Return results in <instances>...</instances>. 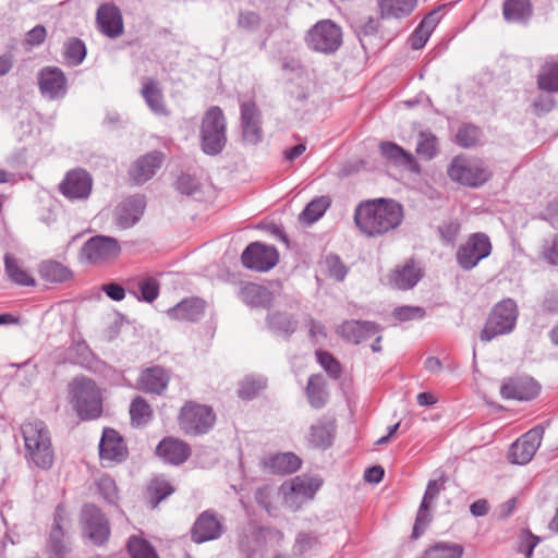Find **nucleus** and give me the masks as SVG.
Masks as SVG:
<instances>
[{
    "mask_svg": "<svg viewBox=\"0 0 558 558\" xmlns=\"http://www.w3.org/2000/svg\"><path fill=\"white\" fill-rule=\"evenodd\" d=\"M47 36V32L45 26L36 25L31 31L26 33L25 43L29 46H39L41 45Z\"/></svg>",
    "mask_w": 558,
    "mask_h": 558,
    "instance_id": "61",
    "label": "nucleus"
},
{
    "mask_svg": "<svg viewBox=\"0 0 558 558\" xmlns=\"http://www.w3.org/2000/svg\"><path fill=\"white\" fill-rule=\"evenodd\" d=\"M381 155L396 166H402L412 172L420 171V165L415 157L392 142H383L379 145Z\"/></svg>",
    "mask_w": 558,
    "mask_h": 558,
    "instance_id": "30",
    "label": "nucleus"
},
{
    "mask_svg": "<svg viewBox=\"0 0 558 558\" xmlns=\"http://www.w3.org/2000/svg\"><path fill=\"white\" fill-rule=\"evenodd\" d=\"M140 295L137 299L147 303L154 302L159 295L160 284L154 277H145L137 282Z\"/></svg>",
    "mask_w": 558,
    "mask_h": 558,
    "instance_id": "51",
    "label": "nucleus"
},
{
    "mask_svg": "<svg viewBox=\"0 0 558 558\" xmlns=\"http://www.w3.org/2000/svg\"><path fill=\"white\" fill-rule=\"evenodd\" d=\"M86 57V46L83 40L76 37L69 38L64 43L63 58L69 65H80Z\"/></svg>",
    "mask_w": 558,
    "mask_h": 558,
    "instance_id": "43",
    "label": "nucleus"
},
{
    "mask_svg": "<svg viewBox=\"0 0 558 558\" xmlns=\"http://www.w3.org/2000/svg\"><path fill=\"white\" fill-rule=\"evenodd\" d=\"M415 153L423 160H433L439 153L437 136L430 130L421 131L417 135Z\"/></svg>",
    "mask_w": 558,
    "mask_h": 558,
    "instance_id": "40",
    "label": "nucleus"
},
{
    "mask_svg": "<svg viewBox=\"0 0 558 558\" xmlns=\"http://www.w3.org/2000/svg\"><path fill=\"white\" fill-rule=\"evenodd\" d=\"M128 550L131 558H159L151 544L137 536H131L129 538Z\"/></svg>",
    "mask_w": 558,
    "mask_h": 558,
    "instance_id": "47",
    "label": "nucleus"
},
{
    "mask_svg": "<svg viewBox=\"0 0 558 558\" xmlns=\"http://www.w3.org/2000/svg\"><path fill=\"white\" fill-rule=\"evenodd\" d=\"M227 122L223 111L218 106L210 107L201 124L202 150L209 156L218 155L227 143Z\"/></svg>",
    "mask_w": 558,
    "mask_h": 558,
    "instance_id": "4",
    "label": "nucleus"
},
{
    "mask_svg": "<svg viewBox=\"0 0 558 558\" xmlns=\"http://www.w3.org/2000/svg\"><path fill=\"white\" fill-rule=\"evenodd\" d=\"M175 190L184 195H192L198 189L197 180L187 173H182L178 177L174 183Z\"/></svg>",
    "mask_w": 558,
    "mask_h": 558,
    "instance_id": "59",
    "label": "nucleus"
},
{
    "mask_svg": "<svg viewBox=\"0 0 558 558\" xmlns=\"http://www.w3.org/2000/svg\"><path fill=\"white\" fill-rule=\"evenodd\" d=\"M307 400L314 409H322L328 400L326 383L320 374L311 375L305 389Z\"/></svg>",
    "mask_w": 558,
    "mask_h": 558,
    "instance_id": "35",
    "label": "nucleus"
},
{
    "mask_svg": "<svg viewBox=\"0 0 558 558\" xmlns=\"http://www.w3.org/2000/svg\"><path fill=\"white\" fill-rule=\"evenodd\" d=\"M83 535L94 545H104L110 536V524L102 511L93 504L82 507L80 514Z\"/></svg>",
    "mask_w": 558,
    "mask_h": 558,
    "instance_id": "9",
    "label": "nucleus"
},
{
    "mask_svg": "<svg viewBox=\"0 0 558 558\" xmlns=\"http://www.w3.org/2000/svg\"><path fill=\"white\" fill-rule=\"evenodd\" d=\"M21 432L29 461L41 470L50 469L54 452L47 425L40 420H34L24 423Z\"/></svg>",
    "mask_w": 558,
    "mask_h": 558,
    "instance_id": "2",
    "label": "nucleus"
},
{
    "mask_svg": "<svg viewBox=\"0 0 558 558\" xmlns=\"http://www.w3.org/2000/svg\"><path fill=\"white\" fill-rule=\"evenodd\" d=\"M307 441L313 448L326 449L331 446L332 438L329 429L323 423L311 426Z\"/></svg>",
    "mask_w": 558,
    "mask_h": 558,
    "instance_id": "48",
    "label": "nucleus"
},
{
    "mask_svg": "<svg viewBox=\"0 0 558 558\" xmlns=\"http://www.w3.org/2000/svg\"><path fill=\"white\" fill-rule=\"evenodd\" d=\"M319 545V537L313 532H300L292 547L294 557H302L307 551L316 548Z\"/></svg>",
    "mask_w": 558,
    "mask_h": 558,
    "instance_id": "50",
    "label": "nucleus"
},
{
    "mask_svg": "<svg viewBox=\"0 0 558 558\" xmlns=\"http://www.w3.org/2000/svg\"><path fill=\"white\" fill-rule=\"evenodd\" d=\"M301 459L292 452L277 453L268 458L266 464L276 473L289 474L298 471Z\"/></svg>",
    "mask_w": 558,
    "mask_h": 558,
    "instance_id": "38",
    "label": "nucleus"
},
{
    "mask_svg": "<svg viewBox=\"0 0 558 558\" xmlns=\"http://www.w3.org/2000/svg\"><path fill=\"white\" fill-rule=\"evenodd\" d=\"M441 240L447 244H453L460 232V223L446 221L438 228Z\"/></svg>",
    "mask_w": 558,
    "mask_h": 558,
    "instance_id": "60",
    "label": "nucleus"
},
{
    "mask_svg": "<svg viewBox=\"0 0 558 558\" xmlns=\"http://www.w3.org/2000/svg\"><path fill=\"white\" fill-rule=\"evenodd\" d=\"M242 265L251 270L266 272L279 262V253L272 245L252 242L241 255Z\"/></svg>",
    "mask_w": 558,
    "mask_h": 558,
    "instance_id": "11",
    "label": "nucleus"
},
{
    "mask_svg": "<svg viewBox=\"0 0 558 558\" xmlns=\"http://www.w3.org/2000/svg\"><path fill=\"white\" fill-rule=\"evenodd\" d=\"M482 136V131L480 128L473 124H462L457 134H456V142L459 146L463 148H470L475 146Z\"/></svg>",
    "mask_w": 558,
    "mask_h": 558,
    "instance_id": "49",
    "label": "nucleus"
},
{
    "mask_svg": "<svg viewBox=\"0 0 558 558\" xmlns=\"http://www.w3.org/2000/svg\"><path fill=\"white\" fill-rule=\"evenodd\" d=\"M518 317L517 304L507 299L498 303L492 311L482 332V341H490L497 336L509 333L513 330Z\"/></svg>",
    "mask_w": 558,
    "mask_h": 558,
    "instance_id": "7",
    "label": "nucleus"
},
{
    "mask_svg": "<svg viewBox=\"0 0 558 558\" xmlns=\"http://www.w3.org/2000/svg\"><path fill=\"white\" fill-rule=\"evenodd\" d=\"M121 252L117 239L95 235L87 240L81 248V258L89 264H100L119 256Z\"/></svg>",
    "mask_w": 558,
    "mask_h": 558,
    "instance_id": "12",
    "label": "nucleus"
},
{
    "mask_svg": "<svg viewBox=\"0 0 558 558\" xmlns=\"http://www.w3.org/2000/svg\"><path fill=\"white\" fill-rule=\"evenodd\" d=\"M49 550L51 558H66L69 548L64 542L63 529L52 527L49 537Z\"/></svg>",
    "mask_w": 558,
    "mask_h": 558,
    "instance_id": "52",
    "label": "nucleus"
},
{
    "mask_svg": "<svg viewBox=\"0 0 558 558\" xmlns=\"http://www.w3.org/2000/svg\"><path fill=\"white\" fill-rule=\"evenodd\" d=\"M502 14L507 22L526 23L532 15L531 2L530 0H506Z\"/></svg>",
    "mask_w": 558,
    "mask_h": 558,
    "instance_id": "33",
    "label": "nucleus"
},
{
    "mask_svg": "<svg viewBox=\"0 0 558 558\" xmlns=\"http://www.w3.org/2000/svg\"><path fill=\"white\" fill-rule=\"evenodd\" d=\"M323 480L319 476L299 475L291 482V497L301 501L311 500L322 487Z\"/></svg>",
    "mask_w": 558,
    "mask_h": 558,
    "instance_id": "31",
    "label": "nucleus"
},
{
    "mask_svg": "<svg viewBox=\"0 0 558 558\" xmlns=\"http://www.w3.org/2000/svg\"><path fill=\"white\" fill-rule=\"evenodd\" d=\"M93 179L90 174L81 168L66 172L59 184L61 194L70 201L87 199L92 193Z\"/></svg>",
    "mask_w": 558,
    "mask_h": 558,
    "instance_id": "13",
    "label": "nucleus"
},
{
    "mask_svg": "<svg viewBox=\"0 0 558 558\" xmlns=\"http://www.w3.org/2000/svg\"><path fill=\"white\" fill-rule=\"evenodd\" d=\"M305 43L313 51L335 53L342 45V29L331 20H320L307 31Z\"/></svg>",
    "mask_w": 558,
    "mask_h": 558,
    "instance_id": "5",
    "label": "nucleus"
},
{
    "mask_svg": "<svg viewBox=\"0 0 558 558\" xmlns=\"http://www.w3.org/2000/svg\"><path fill=\"white\" fill-rule=\"evenodd\" d=\"M240 121L242 129V138L250 145H256L263 140L262 113L255 102L247 101L241 104Z\"/></svg>",
    "mask_w": 558,
    "mask_h": 558,
    "instance_id": "16",
    "label": "nucleus"
},
{
    "mask_svg": "<svg viewBox=\"0 0 558 558\" xmlns=\"http://www.w3.org/2000/svg\"><path fill=\"white\" fill-rule=\"evenodd\" d=\"M148 492L154 498L153 507H156L160 501L173 494L174 488L165 478H154L149 486Z\"/></svg>",
    "mask_w": 558,
    "mask_h": 558,
    "instance_id": "54",
    "label": "nucleus"
},
{
    "mask_svg": "<svg viewBox=\"0 0 558 558\" xmlns=\"http://www.w3.org/2000/svg\"><path fill=\"white\" fill-rule=\"evenodd\" d=\"M163 158V154L158 150H154L141 156L133 162L129 170L130 179L137 185L146 183L161 167Z\"/></svg>",
    "mask_w": 558,
    "mask_h": 558,
    "instance_id": "20",
    "label": "nucleus"
},
{
    "mask_svg": "<svg viewBox=\"0 0 558 558\" xmlns=\"http://www.w3.org/2000/svg\"><path fill=\"white\" fill-rule=\"evenodd\" d=\"M268 327L279 336L290 337L296 329V322L287 313L276 312L267 316Z\"/></svg>",
    "mask_w": 558,
    "mask_h": 558,
    "instance_id": "42",
    "label": "nucleus"
},
{
    "mask_svg": "<svg viewBox=\"0 0 558 558\" xmlns=\"http://www.w3.org/2000/svg\"><path fill=\"white\" fill-rule=\"evenodd\" d=\"M99 490L109 502H112L114 500L116 486L114 482L111 478H102L99 483Z\"/></svg>",
    "mask_w": 558,
    "mask_h": 558,
    "instance_id": "64",
    "label": "nucleus"
},
{
    "mask_svg": "<svg viewBox=\"0 0 558 558\" xmlns=\"http://www.w3.org/2000/svg\"><path fill=\"white\" fill-rule=\"evenodd\" d=\"M447 173L452 181L473 187L483 185L492 177L490 171L484 165L468 161L461 157L452 159Z\"/></svg>",
    "mask_w": 558,
    "mask_h": 558,
    "instance_id": "10",
    "label": "nucleus"
},
{
    "mask_svg": "<svg viewBox=\"0 0 558 558\" xmlns=\"http://www.w3.org/2000/svg\"><path fill=\"white\" fill-rule=\"evenodd\" d=\"M238 296L251 307L266 308L272 302V293L266 287L254 282H241Z\"/></svg>",
    "mask_w": 558,
    "mask_h": 558,
    "instance_id": "28",
    "label": "nucleus"
},
{
    "mask_svg": "<svg viewBox=\"0 0 558 558\" xmlns=\"http://www.w3.org/2000/svg\"><path fill=\"white\" fill-rule=\"evenodd\" d=\"M422 277L423 269L411 259L403 266L396 267L390 275L389 282L398 290H409L415 287Z\"/></svg>",
    "mask_w": 558,
    "mask_h": 558,
    "instance_id": "27",
    "label": "nucleus"
},
{
    "mask_svg": "<svg viewBox=\"0 0 558 558\" xmlns=\"http://www.w3.org/2000/svg\"><path fill=\"white\" fill-rule=\"evenodd\" d=\"M429 36L430 33L417 26L410 37L411 47L415 50L423 48L427 43Z\"/></svg>",
    "mask_w": 558,
    "mask_h": 558,
    "instance_id": "62",
    "label": "nucleus"
},
{
    "mask_svg": "<svg viewBox=\"0 0 558 558\" xmlns=\"http://www.w3.org/2000/svg\"><path fill=\"white\" fill-rule=\"evenodd\" d=\"M102 291L106 293L108 298L113 301H122L125 298V290L119 283H108L102 286Z\"/></svg>",
    "mask_w": 558,
    "mask_h": 558,
    "instance_id": "63",
    "label": "nucleus"
},
{
    "mask_svg": "<svg viewBox=\"0 0 558 558\" xmlns=\"http://www.w3.org/2000/svg\"><path fill=\"white\" fill-rule=\"evenodd\" d=\"M442 489L444 481L440 482L437 480H430L427 483L423 499L416 513L415 523L411 535L413 539H417L432 522L430 508Z\"/></svg>",
    "mask_w": 558,
    "mask_h": 558,
    "instance_id": "15",
    "label": "nucleus"
},
{
    "mask_svg": "<svg viewBox=\"0 0 558 558\" xmlns=\"http://www.w3.org/2000/svg\"><path fill=\"white\" fill-rule=\"evenodd\" d=\"M216 415L213 409L206 404L187 401L181 408L178 422L180 428L186 435L206 434L215 424Z\"/></svg>",
    "mask_w": 558,
    "mask_h": 558,
    "instance_id": "6",
    "label": "nucleus"
},
{
    "mask_svg": "<svg viewBox=\"0 0 558 558\" xmlns=\"http://www.w3.org/2000/svg\"><path fill=\"white\" fill-rule=\"evenodd\" d=\"M537 86L548 93H558V62L556 60L549 59L542 65L537 75Z\"/></svg>",
    "mask_w": 558,
    "mask_h": 558,
    "instance_id": "39",
    "label": "nucleus"
},
{
    "mask_svg": "<svg viewBox=\"0 0 558 558\" xmlns=\"http://www.w3.org/2000/svg\"><path fill=\"white\" fill-rule=\"evenodd\" d=\"M222 533L221 522L211 511L202 512L192 527V539L202 544L220 537Z\"/></svg>",
    "mask_w": 558,
    "mask_h": 558,
    "instance_id": "22",
    "label": "nucleus"
},
{
    "mask_svg": "<svg viewBox=\"0 0 558 558\" xmlns=\"http://www.w3.org/2000/svg\"><path fill=\"white\" fill-rule=\"evenodd\" d=\"M145 102L149 109L158 116H167L168 110L165 104L163 95L158 86V83L154 78H147L141 90Z\"/></svg>",
    "mask_w": 558,
    "mask_h": 558,
    "instance_id": "32",
    "label": "nucleus"
},
{
    "mask_svg": "<svg viewBox=\"0 0 558 558\" xmlns=\"http://www.w3.org/2000/svg\"><path fill=\"white\" fill-rule=\"evenodd\" d=\"M146 207L145 196L136 194L123 199L114 210V222L120 229H129L142 218Z\"/></svg>",
    "mask_w": 558,
    "mask_h": 558,
    "instance_id": "17",
    "label": "nucleus"
},
{
    "mask_svg": "<svg viewBox=\"0 0 558 558\" xmlns=\"http://www.w3.org/2000/svg\"><path fill=\"white\" fill-rule=\"evenodd\" d=\"M151 408L147 401L142 397H136L130 407V415L132 425L143 426L151 418Z\"/></svg>",
    "mask_w": 558,
    "mask_h": 558,
    "instance_id": "46",
    "label": "nucleus"
},
{
    "mask_svg": "<svg viewBox=\"0 0 558 558\" xmlns=\"http://www.w3.org/2000/svg\"><path fill=\"white\" fill-rule=\"evenodd\" d=\"M126 454L128 449L120 434L112 428H105L99 442L100 459L121 462Z\"/></svg>",
    "mask_w": 558,
    "mask_h": 558,
    "instance_id": "25",
    "label": "nucleus"
},
{
    "mask_svg": "<svg viewBox=\"0 0 558 558\" xmlns=\"http://www.w3.org/2000/svg\"><path fill=\"white\" fill-rule=\"evenodd\" d=\"M538 257L546 265L558 268V234H550L542 241Z\"/></svg>",
    "mask_w": 558,
    "mask_h": 558,
    "instance_id": "44",
    "label": "nucleus"
},
{
    "mask_svg": "<svg viewBox=\"0 0 558 558\" xmlns=\"http://www.w3.org/2000/svg\"><path fill=\"white\" fill-rule=\"evenodd\" d=\"M403 220V207L393 199L378 198L360 204L354 222L368 238H377L396 230Z\"/></svg>",
    "mask_w": 558,
    "mask_h": 558,
    "instance_id": "1",
    "label": "nucleus"
},
{
    "mask_svg": "<svg viewBox=\"0 0 558 558\" xmlns=\"http://www.w3.org/2000/svg\"><path fill=\"white\" fill-rule=\"evenodd\" d=\"M39 275L43 280L50 283H61L68 281L72 277V271L56 260H44L39 265Z\"/></svg>",
    "mask_w": 558,
    "mask_h": 558,
    "instance_id": "37",
    "label": "nucleus"
},
{
    "mask_svg": "<svg viewBox=\"0 0 558 558\" xmlns=\"http://www.w3.org/2000/svg\"><path fill=\"white\" fill-rule=\"evenodd\" d=\"M539 392V385L531 377H509L500 387V395L504 399L529 401Z\"/></svg>",
    "mask_w": 558,
    "mask_h": 558,
    "instance_id": "18",
    "label": "nucleus"
},
{
    "mask_svg": "<svg viewBox=\"0 0 558 558\" xmlns=\"http://www.w3.org/2000/svg\"><path fill=\"white\" fill-rule=\"evenodd\" d=\"M4 268L9 279L19 286L34 287L36 281L21 265L20 260L11 254L4 255Z\"/></svg>",
    "mask_w": 558,
    "mask_h": 558,
    "instance_id": "36",
    "label": "nucleus"
},
{
    "mask_svg": "<svg viewBox=\"0 0 558 558\" xmlns=\"http://www.w3.org/2000/svg\"><path fill=\"white\" fill-rule=\"evenodd\" d=\"M156 454L169 464L180 465L190 458L191 448L179 438L166 437L156 447Z\"/></svg>",
    "mask_w": 558,
    "mask_h": 558,
    "instance_id": "23",
    "label": "nucleus"
},
{
    "mask_svg": "<svg viewBox=\"0 0 558 558\" xmlns=\"http://www.w3.org/2000/svg\"><path fill=\"white\" fill-rule=\"evenodd\" d=\"M40 93L49 99L64 97L68 90L66 77L63 71L57 66H46L38 74Z\"/></svg>",
    "mask_w": 558,
    "mask_h": 558,
    "instance_id": "19",
    "label": "nucleus"
},
{
    "mask_svg": "<svg viewBox=\"0 0 558 558\" xmlns=\"http://www.w3.org/2000/svg\"><path fill=\"white\" fill-rule=\"evenodd\" d=\"M544 427L537 425L526 432L510 447L509 460L515 464H526L532 460L542 444Z\"/></svg>",
    "mask_w": 558,
    "mask_h": 558,
    "instance_id": "14",
    "label": "nucleus"
},
{
    "mask_svg": "<svg viewBox=\"0 0 558 558\" xmlns=\"http://www.w3.org/2000/svg\"><path fill=\"white\" fill-rule=\"evenodd\" d=\"M69 400L81 420H95L102 413V398L93 379L76 377L69 385Z\"/></svg>",
    "mask_w": 558,
    "mask_h": 558,
    "instance_id": "3",
    "label": "nucleus"
},
{
    "mask_svg": "<svg viewBox=\"0 0 558 558\" xmlns=\"http://www.w3.org/2000/svg\"><path fill=\"white\" fill-rule=\"evenodd\" d=\"M170 376L161 366L144 369L138 378L137 388L146 393L161 395L168 387Z\"/></svg>",
    "mask_w": 558,
    "mask_h": 558,
    "instance_id": "26",
    "label": "nucleus"
},
{
    "mask_svg": "<svg viewBox=\"0 0 558 558\" xmlns=\"http://www.w3.org/2000/svg\"><path fill=\"white\" fill-rule=\"evenodd\" d=\"M266 387V380L262 377H246L244 378L238 390L239 397L242 399H253L260 390Z\"/></svg>",
    "mask_w": 558,
    "mask_h": 558,
    "instance_id": "53",
    "label": "nucleus"
},
{
    "mask_svg": "<svg viewBox=\"0 0 558 558\" xmlns=\"http://www.w3.org/2000/svg\"><path fill=\"white\" fill-rule=\"evenodd\" d=\"M417 0H380L379 9L383 19H402L412 13Z\"/></svg>",
    "mask_w": 558,
    "mask_h": 558,
    "instance_id": "34",
    "label": "nucleus"
},
{
    "mask_svg": "<svg viewBox=\"0 0 558 558\" xmlns=\"http://www.w3.org/2000/svg\"><path fill=\"white\" fill-rule=\"evenodd\" d=\"M493 251L489 236L483 232H475L469 235L456 252L458 266L465 271L475 268L480 262L487 258Z\"/></svg>",
    "mask_w": 558,
    "mask_h": 558,
    "instance_id": "8",
    "label": "nucleus"
},
{
    "mask_svg": "<svg viewBox=\"0 0 558 558\" xmlns=\"http://www.w3.org/2000/svg\"><path fill=\"white\" fill-rule=\"evenodd\" d=\"M325 266L330 278L337 281H343L348 275V267L342 263L340 257L330 254L325 258Z\"/></svg>",
    "mask_w": 558,
    "mask_h": 558,
    "instance_id": "56",
    "label": "nucleus"
},
{
    "mask_svg": "<svg viewBox=\"0 0 558 558\" xmlns=\"http://www.w3.org/2000/svg\"><path fill=\"white\" fill-rule=\"evenodd\" d=\"M96 23L98 29L109 38H117L124 32L122 14L113 3H104L97 9Z\"/></svg>",
    "mask_w": 558,
    "mask_h": 558,
    "instance_id": "21",
    "label": "nucleus"
},
{
    "mask_svg": "<svg viewBox=\"0 0 558 558\" xmlns=\"http://www.w3.org/2000/svg\"><path fill=\"white\" fill-rule=\"evenodd\" d=\"M260 16L253 11H241L238 16V26L247 32H255L260 27Z\"/></svg>",
    "mask_w": 558,
    "mask_h": 558,
    "instance_id": "58",
    "label": "nucleus"
},
{
    "mask_svg": "<svg viewBox=\"0 0 558 558\" xmlns=\"http://www.w3.org/2000/svg\"><path fill=\"white\" fill-rule=\"evenodd\" d=\"M316 357L317 362L331 378L338 379L341 376V365L329 352L317 350Z\"/></svg>",
    "mask_w": 558,
    "mask_h": 558,
    "instance_id": "55",
    "label": "nucleus"
},
{
    "mask_svg": "<svg viewBox=\"0 0 558 558\" xmlns=\"http://www.w3.org/2000/svg\"><path fill=\"white\" fill-rule=\"evenodd\" d=\"M330 205L331 199L329 196L316 197L306 205L299 219L303 223L312 225L324 216Z\"/></svg>",
    "mask_w": 558,
    "mask_h": 558,
    "instance_id": "41",
    "label": "nucleus"
},
{
    "mask_svg": "<svg viewBox=\"0 0 558 558\" xmlns=\"http://www.w3.org/2000/svg\"><path fill=\"white\" fill-rule=\"evenodd\" d=\"M205 307V302L202 299L189 298L169 308L167 314L172 319L196 322L204 316Z\"/></svg>",
    "mask_w": 558,
    "mask_h": 558,
    "instance_id": "29",
    "label": "nucleus"
},
{
    "mask_svg": "<svg viewBox=\"0 0 558 558\" xmlns=\"http://www.w3.org/2000/svg\"><path fill=\"white\" fill-rule=\"evenodd\" d=\"M464 548L460 544L439 542L429 547L425 554L426 558H461Z\"/></svg>",
    "mask_w": 558,
    "mask_h": 558,
    "instance_id": "45",
    "label": "nucleus"
},
{
    "mask_svg": "<svg viewBox=\"0 0 558 558\" xmlns=\"http://www.w3.org/2000/svg\"><path fill=\"white\" fill-rule=\"evenodd\" d=\"M381 327L368 320H348L339 326V333L345 340L359 344L380 333Z\"/></svg>",
    "mask_w": 558,
    "mask_h": 558,
    "instance_id": "24",
    "label": "nucleus"
},
{
    "mask_svg": "<svg viewBox=\"0 0 558 558\" xmlns=\"http://www.w3.org/2000/svg\"><path fill=\"white\" fill-rule=\"evenodd\" d=\"M425 316V310L421 306H399L393 311V317L400 322L421 319Z\"/></svg>",
    "mask_w": 558,
    "mask_h": 558,
    "instance_id": "57",
    "label": "nucleus"
}]
</instances>
